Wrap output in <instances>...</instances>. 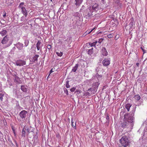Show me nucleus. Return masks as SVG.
Masks as SVG:
<instances>
[{
  "label": "nucleus",
  "instance_id": "obj_1",
  "mask_svg": "<svg viewBox=\"0 0 147 147\" xmlns=\"http://www.w3.org/2000/svg\"><path fill=\"white\" fill-rule=\"evenodd\" d=\"M101 8L98 4L95 3L92 7H90L87 9L88 13L87 16L88 17H91L93 15V12H97L98 10L101 9Z\"/></svg>",
  "mask_w": 147,
  "mask_h": 147
},
{
  "label": "nucleus",
  "instance_id": "obj_2",
  "mask_svg": "<svg viewBox=\"0 0 147 147\" xmlns=\"http://www.w3.org/2000/svg\"><path fill=\"white\" fill-rule=\"evenodd\" d=\"M121 127L123 128L129 127L130 126L131 128L132 129L134 125V121L133 120H123L121 122Z\"/></svg>",
  "mask_w": 147,
  "mask_h": 147
},
{
  "label": "nucleus",
  "instance_id": "obj_3",
  "mask_svg": "<svg viewBox=\"0 0 147 147\" xmlns=\"http://www.w3.org/2000/svg\"><path fill=\"white\" fill-rule=\"evenodd\" d=\"M119 142L121 145L124 147H126L128 146L130 143L128 139V137L123 136L120 139Z\"/></svg>",
  "mask_w": 147,
  "mask_h": 147
},
{
  "label": "nucleus",
  "instance_id": "obj_4",
  "mask_svg": "<svg viewBox=\"0 0 147 147\" xmlns=\"http://www.w3.org/2000/svg\"><path fill=\"white\" fill-rule=\"evenodd\" d=\"M9 37L8 36L6 35L4 37L2 40L1 43L2 44H6L8 43V44L5 46V48L8 47L10 46L12 43V42L9 41Z\"/></svg>",
  "mask_w": 147,
  "mask_h": 147
},
{
  "label": "nucleus",
  "instance_id": "obj_5",
  "mask_svg": "<svg viewBox=\"0 0 147 147\" xmlns=\"http://www.w3.org/2000/svg\"><path fill=\"white\" fill-rule=\"evenodd\" d=\"M130 22L128 25V29H132L135 26V22L133 18H131L130 20Z\"/></svg>",
  "mask_w": 147,
  "mask_h": 147
},
{
  "label": "nucleus",
  "instance_id": "obj_6",
  "mask_svg": "<svg viewBox=\"0 0 147 147\" xmlns=\"http://www.w3.org/2000/svg\"><path fill=\"white\" fill-rule=\"evenodd\" d=\"M26 61L22 60H18L16 61V65L17 66H22L26 64Z\"/></svg>",
  "mask_w": 147,
  "mask_h": 147
},
{
  "label": "nucleus",
  "instance_id": "obj_7",
  "mask_svg": "<svg viewBox=\"0 0 147 147\" xmlns=\"http://www.w3.org/2000/svg\"><path fill=\"white\" fill-rule=\"evenodd\" d=\"M27 112L26 111L22 110L20 113L19 115L22 118H25L26 117V115L27 114Z\"/></svg>",
  "mask_w": 147,
  "mask_h": 147
},
{
  "label": "nucleus",
  "instance_id": "obj_8",
  "mask_svg": "<svg viewBox=\"0 0 147 147\" xmlns=\"http://www.w3.org/2000/svg\"><path fill=\"white\" fill-rule=\"evenodd\" d=\"M103 65L107 66L110 64V60L108 59H105L102 61Z\"/></svg>",
  "mask_w": 147,
  "mask_h": 147
},
{
  "label": "nucleus",
  "instance_id": "obj_9",
  "mask_svg": "<svg viewBox=\"0 0 147 147\" xmlns=\"http://www.w3.org/2000/svg\"><path fill=\"white\" fill-rule=\"evenodd\" d=\"M38 141V136L36 135L34 136L32 140V141L33 142L32 144L33 146H35L37 143Z\"/></svg>",
  "mask_w": 147,
  "mask_h": 147
},
{
  "label": "nucleus",
  "instance_id": "obj_10",
  "mask_svg": "<svg viewBox=\"0 0 147 147\" xmlns=\"http://www.w3.org/2000/svg\"><path fill=\"white\" fill-rule=\"evenodd\" d=\"M99 85V83L98 82H96L93 84L92 87L95 92L96 91Z\"/></svg>",
  "mask_w": 147,
  "mask_h": 147
},
{
  "label": "nucleus",
  "instance_id": "obj_11",
  "mask_svg": "<svg viewBox=\"0 0 147 147\" xmlns=\"http://www.w3.org/2000/svg\"><path fill=\"white\" fill-rule=\"evenodd\" d=\"M102 55L104 56H106L108 55V52L106 50V48L105 47H102Z\"/></svg>",
  "mask_w": 147,
  "mask_h": 147
},
{
  "label": "nucleus",
  "instance_id": "obj_12",
  "mask_svg": "<svg viewBox=\"0 0 147 147\" xmlns=\"http://www.w3.org/2000/svg\"><path fill=\"white\" fill-rule=\"evenodd\" d=\"M76 1L75 5L76 6H79L82 3V0H75Z\"/></svg>",
  "mask_w": 147,
  "mask_h": 147
},
{
  "label": "nucleus",
  "instance_id": "obj_13",
  "mask_svg": "<svg viewBox=\"0 0 147 147\" xmlns=\"http://www.w3.org/2000/svg\"><path fill=\"white\" fill-rule=\"evenodd\" d=\"M31 127H29L25 126V130H26L28 134H29L30 132H32V131L31 130Z\"/></svg>",
  "mask_w": 147,
  "mask_h": 147
},
{
  "label": "nucleus",
  "instance_id": "obj_14",
  "mask_svg": "<svg viewBox=\"0 0 147 147\" xmlns=\"http://www.w3.org/2000/svg\"><path fill=\"white\" fill-rule=\"evenodd\" d=\"M25 130V126L22 129V131L21 136L22 137H25L26 136V132Z\"/></svg>",
  "mask_w": 147,
  "mask_h": 147
},
{
  "label": "nucleus",
  "instance_id": "obj_15",
  "mask_svg": "<svg viewBox=\"0 0 147 147\" xmlns=\"http://www.w3.org/2000/svg\"><path fill=\"white\" fill-rule=\"evenodd\" d=\"M78 66V64H76L75 66L72 69V71L73 72H75L77 70Z\"/></svg>",
  "mask_w": 147,
  "mask_h": 147
},
{
  "label": "nucleus",
  "instance_id": "obj_16",
  "mask_svg": "<svg viewBox=\"0 0 147 147\" xmlns=\"http://www.w3.org/2000/svg\"><path fill=\"white\" fill-rule=\"evenodd\" d=\"M14 80L15 82L19 83H20V78L18 77L16 75L15 76Z\"/></svg>",
  "mask_w": 147,
  "mask_h": 147
},
{
  "label": "nucleus",
  "instance_id": "obj_17",
  "mask_svg": "<svg viewBox=\"0 0 147 147\" xmlns=\"http://www.w3.org/2000/svg\"><path fill=\"white\" fill-rule=\"evenodd\" d=\"M131 106V105L129 103L125 105V108L127 109L128 111H129L130 110V108Z\"/></svg>",
  "mask_w": 147,
  "mask_h": 147
},
{
  "label": "nucleus",
  "instance_id": "obj_18",
  "mask_svg": "<svg viewBox=\"0 0 147 147\" xmlns=\"http://www.w3.org/2000/svg\"><path fill=\"white\" fill-rule=\"evenodd\" d=\"M71 124L73 127H76V120H71Z\"/></svg>",
  "mask_w": 147,
  "mask_h": 147
},
{
  "label": "nucleus",
  "instance_id": "obj_19",
  "mask_svg": "<svg viewBox=\"0 0 147 147\" xmlns=\"http://www.w3.org/2000/svg\"><path fill=\"white\" fill-rule=\"evenodd\" d=\"M7 31L6 30H3L0 32V34H1L2 36H3L6 34Z\"/></svg>",
  "mask_w": 147,
  "mask_h": 147
},
{
  "label": "nucleus",
  "instance_id": "obj_20",
  "mask_svg": "<svg viewBox=\"0 0 147 147\" xmlns=\"http://www.w3.org/2000/svg\"><path fill=\"white\" fill-rule=\"evenodd\" d=\"M21 11L22 13L26 17L27 15V12L26 8L24 9Z\"/></svg>",
  "mask_w": 147,
  "mask_h": 147
},
{
  "label": "nucleus",
  "instance_id": "obj_21",
  "mask_svg": "<svg viewBox=\"0 0 147 147\" xmlns=\"http://www.w3.org/2000/svg\"><path fill=\"white\" fill-rule=\"evenodd\" d=\"M41 42L40 41H38L36 44V47L38 50H39L40 49V45Z\"/></svg>",
  "mask_w": 147,
  "mask_h": 147
},
{
  "label": "nucleus",
  "instance_id": "obj_22",
  "mask_svg": "<svg viewBox=\"0 0 147 147\" xmlns=\"http://www.w3.org/2000/svg\"><path fill=\"white\" fill-rule=\"evenodd\" d=\"M134 98L137 101H139L141 98V97L139 94L135 95Z\"/></svg>",
  "mask_w": 147,
  "mask_h": 147
},
{
  "label": "nucleus",
  "instance_id": "obj_23",
  "mask_svg": "<svg viewBox=\"0 0 147 147\" xmlns=\"http://www.w3.org/2000/svg\"><path fill=\"white\" fill-rule=\"evenodd\" d=\"M21 90L24 92H26L27 89L25 87V86H22L21 87Z\"/></svg>",
  "mask_w": 147,
  "mask_h": 147
},
{
  "label": "nucleus",
  "instance_id": "obj_24",
  "mask_svg": "<svg viewBox=\"0 0 147 147\" xmlns=\"http://www.w3.org/2000/svg\"><path fill=\"white\" fill-rule=\"evenodd\" d=\"M97 42V41L94 42L93 43L90 42L89 43V45L91 47L95 46V45Z\"/></svg>",
  "mask_w": 147,
  "mask_h": 147
},
{
  "label": "nucleus",
  "instance_id": "obj_25",
  "mask_svg": "<svg viewBox=\"0 0 147 147\" xmlns=\"http://www.w3.org/2000/svg\"><path fill=\"white\" fill-rule=\"evenodd\" d=\"M39 56L37 55H35L33 58L34 61H37L38 60V58L39 57Z\"/></svg>",
  "mask_w": 147,
  "mask_h": 147
},
{
  "label": "nucleus",
  "instance_id": "obj_26",
  "mask_svg": "<svg viewBox=\"0 0 147 147\" xmlns=\"http://www.w3.org/2000/svg\"><path fill=\"white\" fill-rule=\"evenodd\" d=\"M93 48H92L91 49H89L88 54L89 55H91L93 53Z\"/></svg>",
  "mask_w": 147,
  "mask_h": 147
},
{
  "label": "nucleus",
  "instance_id": "obj_27",
  "mask_svg": "<svg viewBox=\"0 0 147 147\" xmlns=\"http://www.w3.org/2000/svg\"><path fill=\"white\" fill-rule=\"evenodd\" d=\"M56 54L59 57H61L63 55V53L61 51L57 52Z\"/></svg>",
  "mask_w": 147,
  "mask_h": 147
},
{
  "label": "nucleus",
  "instance_id": "obj_28",
  "mask_svg": "<svg viewBox=\"0 0 147 147\" xmlns=\"http://www.w3.org/2000/svg\"><path fill=\"white\" fill-rule=\"evenodd\" d=\"M24 3L22 2L20 3L18 6L19 8L21 9L24 7Z\"/></svg>",
  "mask_w": 147,
  "mask_h": 147
},
{
  "label": "nucleus",
  "instance_id": "obj_29",
  "mask_svg": "<svg viewBox=\"0 0 147 147\" xmlns=\"http://www.w3.org/2000/svg\"><path fill=\"white\" fill-rule=\"evenodd\" d=\"M90 33V32H89L88 31V30H87L85 32L84 34H83V35H82V36L84 37V36H86L87 34H88L89 33Z\"/></svg>",
  "mask_w": 147,
  "mask_h": 147
},
{
  "label": "nucleus",
  "instance_id": "obj_30",
  "mask_svg": "<svg viewBox=\"0 0 147 147\" xmlns=\"http://www.w3.org/2000/svg\"><path fill=\"white\" fill-rule=\"evenodd\" d=\"M29 41L28 40H26L25 41V46H27L29 44Z\"/></svg>",
  "mask_w": 147,
  "mask_h": 147
},
{
  "label": "nucleus",
  "instance_id": "obj_31",
  "mask_svg": "<svg viewBox=\"0 0 147 147\" xmlns=\"http://www.w3.org/2000/svg\"><path fill=\"white\" fill-rule=\"evenodd\" d=\"M104 39L102 38L99 39L98 40V42L100 44L102 41Z\"/></svg>",
  "mask_w": 147,
  "mask_h": 147
},
{
  "label": "nucleus",
  "instance_id": "obj_32",
  "mask_svg": "<svg viewBox=\"0 0 147 147\" xmlns=\"http://www.w3.org/2000/svg\"><path fill=\"white\" fill-rule=\"evenodd\" d=\"M11 128H12V129L13 131V133H14V134H15V129L14 128L13 126V125H11Z\"/></svg>",
  "mask_w": 147,
  "mask_h": 147
},
{
  "label": "nucleus",
  "instance_id": "obj_33",
  "mask_svg": "<svg viewBox=\"0 0 147 147\" xmlns=\"http://www.w3.org/2000/svg\"><path fill=\"white\" fill-rule=\"evenodd\" d=\"M76 92H77L78 94H79L81 92V90L79 89H77L76 90Z\"/></svg>",
  "mask_w": 147,
  "mask_h": 147
},
{
  "label": "nucleus",
  "instance_id": "obj_34",
  "mask_svg": "<svg viewBox=\"0 0 147 147\" xmlns=\"http://www.w3.org/2000/svg\"><path fill=\"white\" fill-rule=\"evenodd\" d=\"M76 90V88H71L70 90V91L71 92H74L75 90Z\"/></svg>",
  "mask_w": 147,
  "mask_h": 147
},
{
  "label": "nucleus",
  "instance_id": "obj_35",
  "mask_svg": "<svg viewBox=\"0 0 147 147\" xmlns=\"http://www.w3.org/2000/svg\"><path fill=\"white\" fill-rule=\"evenodd\" d=\"M140 49L142 50L143 51L144 54L146 53V51L145 50H144L142 47H140Z\"/></svg>",
  "mask_w": 147,
  "mask_h": 147
},
{
  "label": "nucleus",
  "instance_id": "obj_36",
  "mask_svg": "<svg viewBox=\"0 0 147 147\" xmlns=\"http://www.w3.org/2000/svg\"><path fill=\"white\" fill-rule=\"evenodd\" d=\"M51 46L50 45H48L47 46V48L49 50L51 49Z\"/></svg>",
  "mask_w": 147,
  "mask_h": 147
},
{
  "label": "nucleus",
  "instance_id": "obj_37",
  "mask_svg": "<svg viewBox=\"0 0 147 147\" xmlns=\"http://www.w3.org/2000/svg\"><path fill=\"white\" fill-rule=\"evenodd\" d=\"M66 87L67 88H69L70 87V86L69 85L68 83H67L66 84Z\"/></svg>",
  "mask_w": 147,
  "mask_h": 147
},
{
  "label": "nucleus",
  "instance_id": "obj_38",
  "mask_svg": "<svg viewBox=\"0 0 147 147\" xmlns=\"http://www.w3.org/2000/svg\"><path fill=\"white\" fill-rule=\"evenodd\" d=\"M6 12L5 11H4L3 12V16L4 18H5V17L6 16Z\"/></svg>",
  "mask_w": 147,
  "mask_h": 147
},
{
  "label": "nucleus",
  "instance_id": "obj_39",
  "mask_svg": "<svg viewBox=\"0 0 147 147\" xmlns=\"http://www.w3.org/2000/svg\"><path fill=\"white\" fill-rule=\"evenodd\" d=\"M106 119H109V114H107Z\"/></svg>",
  "mask_w": 147,
  "mask_h": 147
},
{
  "label": "nucleus",
  "instance_id": "obj_40",
  "mask_svg": "<svg viewBox=\"0 0 147 147\" xmlns=\"http://www.w3.org/2000/svg\"><path fill=\"white\" fill-rule=\"evenodd\" d=\"M4 94L2 93H0V97L3 96Z\"/></svg>",
  "mask_w": 147,
  "mask_h": 147
},
{
  "label": "nucleus",
  "instance_id": "obj_41",
  "mask_svg": "<svg viewBox=\"0 0 147 147\" xmlns=\"http://www.w3.org/2000/svg\"><path fill=\"white\" fill-rule=\"evenodd\" d=\"M53 72V69H51V70H50V74H49V76L50 75V74L52 73Z\"/></svg>",
  "mask_w": 147,
  "mask_h": 147
},
{
  "label": "nucleus",
  "instance_id": "obj_42",
  "mask_svg": "<svg viewBox=\"0 0 147 147\" xmlns=\"http://www.w3.org/2000/svg\"><path fill=\"white\" fill-rule=\"evenodd\" d=\"M14 142H15V143H16V146L18 147V144L17 142H16V140H14Z\"/></svg>",
  "mask_w": 147,
  "mask_h": 147
},
{
  "label": "nucleus",
  "instance_id": "obj_43",
  "mask_svg": "<svg viewBox=\"0 0 147 147\" xmlns=\"http://www.w3.org/2000/svg\"><path fill=\"white\" fill-rule=\"evenodd\" d=\"M3 96L0 97V99L1 101H2L3 100Z\"/></svg>",
  "mask_w": 147,
  "mask_h": 147
},
{
  "label": "nucleus",
  "instance_id": "obj_44",
  "mask_svg": "<svg viewBox=\"0 0 147 147\" xmlns=\"http://www.w3.org/2000/svg\"><path fill=\"white\" fill-rule=\"evenodd\" d=\"M111 36H112V35H109L108 36V37L109 38H111Z\"/></svg>",
  "mask_w": 147,
  "mask_h": 147
},
{
  "label": "nucleus",
  "instance_id": "obj_45",
  "mask_svg": "<svg viewBox=\"0 0 147 147\" xmlns=\"http://www.w3.org/2000/svg\"><path fill=\"white\" fill-rule=\"evenodd\" d=\"M65 93L67 95H68V91H67V90H66V92H65Z\"/></svg>",
  "mask_w": 147,
  "mask_h": 147
},
{
  "label": "nucleus",
  "instance_id": "obj_46",
  "mask_svg": "<svg viewBox=\"0 0 147 147\" xmlns=\"http://www.w3.org/2000/svg\"><path fill=\"white\" fill-rule=\"evenodd\" d=\"M136 65L137 67H138L139 66V64L138 63H137L136 64Z\"/></svg>",
  "mask_w": 147,
  "mask_h": 147
},
{
  "label": "nucleus",
  "instance_id": "obj_47",
  "mask_svg": "<svg viewBox=\"0 0 147 147\" xmlns=\"http://www.w3.org/2000/svg\"><path fill=\"white\" fill-rule=\"evenodd\" d=\"M95 28H93V29H92L90 31V33L91 32H92L93 31V30L95 29Z\"/></svg>",
  "mask_w": 147,
  "mask_h": 147
},
{
  "label": "nucleus",
  "instance_id": "obj_48",
  "mask_svg": "<svg viewBox=\"0 0 147 147\" xmlns=\"http://www.w3.org/2000/svg\"><path fill=\"white\" fill-rule=\"evenodd\" d=\"M25 8V7H23L22 8H21V11L23 9H24Z\"/></svg>",
  "mask_w": 147,
  "mask_h": 147
},
{
  "label": "nucleus",
  "instance_id": "obj_49",
  "mask_svg": "<svg viewBox=\"0 0 147 147\" xmlns=\"http://www.w3.org/2000/svg\"><path fill=\"white\" fill-rule=\"evenodd\" d=\"M10 142L12 145H13V143L12 142H11V141Z\"/></svg>",
  "mask_w": 147,
  "mask_h": 147
},
{
  "label": "nucleus",
  "instance_id": "obj_50",
  "mask_svg": "<svg viewBox=\"0 0 147 147\" xmlns=\"http://www.w3.org/2000/svg\"><path fill=\"white\" fill-rule=\"evenodd\" d=\"M52 2H53L54 0H50Z\"/></svg>",
  "mask_w": 147,
  "mask_h": 147
},
{
  "label": "nucleus",
  "instance_id": "obj_51",
  "mask_svg": "<svg viewBox=\"0 0 147 147\" xmlns=\"http://www.w3.org/2000/svg\"><path fill=\"white\" fill-rule=\"evenodd\" d=\"M102 1H104V0H102Z\"/></svg>",
  "mask_w": 147,
  "mask_h": 147
},
{
  "label": "nucleus",
  "instance_id": "obj_52",
  "mask_svg": "<svg viewBox=\"0 0 147 147\" xmlns=\"http://www.w3.org/2000/svg\"><path fill=\"white\" fill-rule=\"evenodd\" d=\"M146 147H147V146H146Z\"/></svg>",
  "mask_w": 147,
  "mask_h": 147
},
{
  "label": "nucleus",
  "instance_id": "obj_53",
  "mask_svg": "<svg viewBox=\"0 0 147 147\" xmlns=\"http://www.w3.org/2000/svg\"><path fill=\"white\" fill-rule=\"evenodd\" d=\"M0 92H1V91H0Z\"/></svg>",
  "mask_w": 147,
  "mask_h": 147
}]
</instances>
